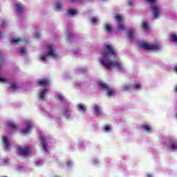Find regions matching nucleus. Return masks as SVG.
Wrapping results in <instances>:
<instances>
[{
  "mask_svg": "<svg viewBox=\"0 0 177 177\" xmlns=\"http://www.w3.org/2000/svg\"><path fill=\"white\" fill-rule=\"evenodd\" d=\"M117 51L110 44H104V47L101 53L102 59H100V64L104 66L106 70H111V66L117 70H122V64L115 60L108 61L109 56H116Z\"/></svg>",
  "mask_w": 177,
  "mask_h": 177,
  "instance_id": "1",
  "label": "nucleus"
},
{
  "mask_svg": "<svg viewBox=\"0 0 177 177\" xmlns=\"http://www.w3.org/2000/svg\"><path fill=\"white\" fill-rule=\"evenodd\" d=\"M141 47L145 49V50H160V49H161V46L159 44L149 45L147 43H142Z\"/></svg>",
  "mask_w": 177,
  "mask_h": 177,
  "instance_id": "2",
  "label": "nucleus"
},
{
  "mask_svg": "<svg viewBox=\"0 0 177 177\" xmlns=\"http://www.w3.org/2000/svg\"><path fill=\"white\" fill-rule=\"evenodd\" d=\"M154 19H158V16H160V6L158 5L155 4L153 6H151L150 8Z\"/></svg>",
  "mask_w": 177,
  "mask_h": 177,
  "instance_id": "3",
  "label": "nucleus"
},
{
  "mask_svg": "<svg viewBox=\"0 0 177 177\" xmlns=\"http://www.w3.org/2000/svg\"><path fill=\"white\" fill-rule=\"evenodd\" d=\"M19 151L21 156H23L24 157H26V156H28V154H30V147L26 146L24 148L19 147Z\"/></svg>",
  "mask_w": 177,
  "mask_h": 177,
  "instance_id": "4",
  "label": "nucleus"
},
{
  "mask_svg": "<svg viewBox=\"0 0 177 177\" xmlns=\"http://www.w3.org/2000/svg\"><path fill=\"white\" fill-rule=\"evenodd\" d=\"M37 84L39 86L45 88V86H48L50 84V81L48 79H40L37 81Z\"/></svg>",
  "mask_w": 177,
  "mask_h": 177,
  "instance_id": "5",
  "label": "nucleus"
},
{
  "mask_svg": "<svg viewBox=\"0 0 177 177\" xmlns=\"http://www.w3.org/2000/svg\"><path fill=\"white\" fill-rule=\"evenodd\" d=\"M2 139L4 149L6 150H10V143L9 142V140H8V138L3 137Z\"/></svg>",
  "mask_w": 177,
  "mask_h": 177,
  "instance_id": "6",
  "label": "nucleus"
},
{
  "mask_svg": "<svg viewBox=\"0 0 177 177\" xmlns=\"http://www.w3.org/2000/svg\"><path fill=\"white\" fill-rule=\"evenodd\" d=\"M16 7V10L17 12H18V13L21 14L23 13L24 10V6H23V5L20 3H17L15 5Z\"/></svg>",
  "mask_w": 177,
  "mask_h": 177,
  "instance_id": "7",
  "label": "nucleus"
},
{
  "mask_svg": "<svg viewBox=\"0 0 177 177\" xmlns=\"http://www.w3.org/2000/svg\"><path fill=\"white\" fill-rule=\"evenodd\" d=\"M40 140L42 145V148L44 149V150H45V151H46V150H48V147L46 145V140L45 139V138L41 137Z\"/></svg>",
  "mask_w": 177,
  "mask_h": 177,
  "instance_id": "8",
  "label": "nucleus"
},
{
  "mask_svg": "<svg viewBox=\"0 0 177 177\" xmlns=\"http://www.w3.org/2000/svg\"><path fill=\"white\" fill-rule=\"evenodd\" d=\"M104 30L107 31V32H113V28L110 25V24H106L104 26Z\"/></svg>",
  "mask_w": 177,
  "mask_h": 177,
  "instance_id": "9",
  "label": "nucleus"
},
{
  "mask_svg": "<svg viewBox=\"0 0 177 177\" xmlns=\"http://www.w3.org/2000/svg\"><path fill=\"white\" fill-rule=\"evenodd\" d=\"M49 56L56 57V53H55V50L52 49V46H48V53Z\"/></svg>",
  "mask_w": 177,
  "mask_h": 177,
  "instance_id": "10",
  "label": "nucleus"
},
{
  "mask_svg": "<svg viewBox=\"0 0 177 177\" xmlns=\"http://www.w3.org/2000/svg\"><path fill=\"white\" fill-rule=\"evenodd\" d=\"M78 111H86V106L84 104H79Z\"/></svg>",
  "mask_w": 177,
  "mask_h": 177,
  "instance_id": "11",
  "label": "nucleus"
},
{
  "mask_svg": "<svg viewBox=\"0 0 177 177\" xmlns=\"http://www.w3.org/2000/svg\"><path fill=\"white\" fill-rule=\"evenodd\" d=\"M94 111H95V115H97V117H98V115H100V107H99V106H97V105L95 106Z\"/></svg>",
  "mask_w": 177,
  "mask_h": 177,
  "instance_id": "12",
  "label": "nucleus"
},
{
  "mask_svg": "<svg viewBox=\"0 0 177 177\" xmlns=\"http://www.w3.org/2000/svg\"><path fill=\"white\" fill-rule=\"evenodd\" d=\"M32 128V126H31L30 124H28L26 129H24L22 130V133H28V132L31 131Z\"/></svg>",
  "mask_w": 177,
  "mask_h": 177,
  "instance_id": "13",
  "label": "nucleus"
},
{
  "mask_svg": "<svg viewBox=\"0 0 177 177\" xmlns=\"http://www.w3.org/2000/svg\"><path fill=\"white\" fill-rule=\"evenodd\" d=\"M115 20H116V21H118V23H122V21H124V19L121 15L118 14L115 16Z\"/></svg>",
  "mask_w": 177,
  "mask_h": 177,
  "instance_id": "14",
  "label": "nucleus"
},
{
  "mask_svg": "<svg viewBox=\"0 0 177 177\" xmlns=\"http://www.w3.org/2000/svg\"><path fill=\"white\" fill-rule=\"evenodd\" d=\"M142 128L144 131H146L147 132H151V128H150V126L147 124H142Z\"/></svg>",
  "mask_w": 177,
  "mask_h": 177,
  "instance_id": "15",
  "label": "nucleus"
},
{
  "mask_svg": "<svg viewBox=\"0 0 177 177\" xmlns=\"http://www.w3.org/2000/svg\"><path fill=\"white\" fill-rule=\"evenodd\" d=\"M99 85L102 89H105V91H108V89L109 88V87L107 86V84L106 83H103L101 82L99 83Z\"/></svg>",
  "mask_w": 177,
  "mask_h": 177,
  "instance_id": "16",
  "label": "nucleus"
},
{
  "mask_svg": "<svg viewBox=\"0 0 177 177\" xmlns=\"http://www.w3.org/2000/svg\"><path fill=\"white\" fill-rule=\"evenodd\" d=\"M106 91L108 96H114V95H115V91L114 90L110 89V88Z\"/></svg>",
  "mask_w": 177,
  "mask_h": 177,
  "instance_id": "17",
  "label": "nucleus"
},
{
  "mask_svg": "<svg viewBox=\"0 0 177 177\" xmlns=\"http://www.w3.org/2000/svg\"><path fill=\"white\" fill-rule=\"evenodd\" d=\"M8 127L10 128V129H16V128H17L16 124L12 122H8Z\"/></svg>",
  "mask_w": 177,
  "mask_h": 177,
  "instance_id": "18",
  "label": "nucleus"
},
{
  "mask_svg": "<svg viewBox=\"0 0 177 177\" xmlns=\"http://www.w3.org/2000/svg\"><path fill=\"white\" fill-rule=\"evenodd\" d=\"M118 30H119V31H124V30H127V26L119 24L118 26Z\"/></svg>",
  "mask_w": 177,
  "mask_h": 177,
  "instance_id": "19",
  "label": "nucleus"
},
{
  "mask_svg": "<svg viewBox=\"0 0 177 177\" xmlns=\"http://www.w3.org/2000/svg\"><path fill=\"white\" fill-rule=\"evenodd\" d=\"M171 149L173 150H177V143L174 142L172 141H169Z\"/></svg>",
  "mask_w": 177,
  "mask_h": 177,
  "instance_id": "20",
  "label": "nucleus"
},
{
  "mask_svg": "<svg viewBox=\"0 0 177 177\" xmlns=\"http://www.w3.org/2000/svg\"><path fill=\"white\" fill-rule=\"evenodd\" d=\"M122 89L124 91H129V89H131V86L128 84H124L122 86Z\"/></svg>",
  "mask_w": 177,
  "mask_h": 177,
  "instance_id": "21",
  "label": "nucleus"
},
{
  "mask_svg": "<svg viewBox=\"0 0 177 177\" xmlns=\"http://www.w3.org/2000/svg\"><path fill=\"white\" fill-rule=\"evenodd\" d=\"M91 21L93 24H96L99 21V19L96 17H93L91 18Z\"/></svg>",
  "mask_w": 177,
  "mask_h": 177,
  "instance_id": "22",
  "label": "nucleus"
},
{
  "mask_svg": "<svg viewBox=\"0 0 177 177\" xmlns=\"http://www.w3.org/2000/svg\"><path fill=\"white\" fill-rule=\"evenodd\" d=\"M142 29L143 30H148L149 29V24L146 21L142 22Z\"/></svg>",
  "mask_w": 177,
  "mask_h": 177,
  "instance_id": "23",
  "label": "nucleus"
},
{
  "mask_svg": "<svg viewBox=\"0 0 177 177\" xmlns=\"http://www.w3.org/2000/svg\"><path fill=\"white\" fill-rule=\"evenodd\" d=\"M66 39L67 41H69L70 42H71L73 41V33L71 32L67 33Z\"/></svg>",
  "mask_w": 177,
  "mask_h": 177,
  "instance_id": "24",
  "label": "nucleus"
},
{
  "mask_svg": "<svg viewBox=\"0 0 177 177\" xmlns=\"http://www.w3.org/2000/svg\"><path fill=\"white\" fill-rule=\"evenodd\" d=\"M46 92V89H44L41 91L39 94L40 99H45V93Z\"/></svg>",
  "mask_w": 177,
  "mask_h": 177,
  "instance_id": "25",
  "label": "nucleus"
},
{
  "mask_svg": "<svg viewBox=\"0 0 177 177\" xmlns=\"http://www.w3.org/2000/svg\"><path fill=\"white\" fill-rule=\"evenodd\" d=\"M11 89H12V91H16V89H19V86H17V84H15V83H11Z\"/></svg>",
  "mask_w": 177,
  "mask_h": 177,
  "instance_id": "26",
  "label": "nucleus"
},
{
  "mask_svg": "<svg viewBox=\"0 0 177 177\" xmlns=\"http://www.w3.org/2000/svg\"><path fill=\"white\" fill-rule=\"evenodd\" d=\"M133 89L136 91H139V89H142V85L137 84H133Z\"/></svg>",
  "mask_w": 177,
  "mask_h": 177,
  "instance_id": "27",
  "label": "nucleus"
},
{
  "mask_svg": "<svg viewBox=\"0 0 177 177\" xmlns=\"http://www.w3.org/2000/svg\"><path fill=\"white\" fill-rule=\"evenodd\" d=\"M170 38L174 42H177V35L175 34L171 35Z\"/></svg>",
  "mask_w": 177,
  "mask_h": 177,
  "instance_id": "28",
  "label": "nucleus"
},
{
  "mask_svg": "<svg viewBox=\"0 0 177 177\" xmlns=\"http://www.w3.org/2000/svg\"><path fill=\"white\" fill-rule=\"evenodd\" d=\"M21 39L17 38V39H13L11 40V44H19V42H21Z\"/></svg>",
  "mask_w": 177,
  "mask_h": 177,
  "instance_id": "29",
  "label": "nucleus"
},
{
  "mask_svg": "<svg viewBox=\"0 0 177 177\" xmlns=\"http://www.w3.org/2000/svg\"><path fill=\"white\" fill-rule=\"evenodd\" d=\"M68 13L71 15V16H74V15H77V10L71 9L68 10Z\"/></svg>",
  "mask_w": 177,
  "mask_h": 177,
  "instance_id": "30",
  "label": "nucleus"
},
{
  "mask_svg": "<svg viewBox=\"0 0 177 177\" xmlns=\"http://www.w3.org/2000/svg\"><path fill=\"white\" fill-rule=\"evenodd\" d=\"M129 39H133V31H132V30L129 31Z\"/></svg>",
  "mask_w": 177,
  "mask_h": 177,
  "instance_id": "31",
  "label": "nucleus"
},
{
  "mask_svg": "<svg viewBox=\"0 0 177 177\" xmlns=\"http://www.w3.org/2000/svg\"><path fill=\"white\" fill-rule=\"evenodd\" d=\"M17 53H20L21 55H23L24 53H26V48H21Z\"/></svg>",
  "mask_w": 177,
  "mask_h": 177,
  "instance_id": "32",
  "label": "nucleus"
},
{
  "mask_svg": "<svg viewBox=\"0 0 177 177\" xmlns=\"http://www.w3.org/2000/svg\"><path fill=\"white\" fill-rule=\"evenodd\" d=\"M104 129L106 132L110 131V129H111V127H110V125H106L104 127Z\"/></svg>",
  "mask_w": 177,
  "mask_h": 177,
  "instance_id": "33",
  "label": "nucleus"
},
{
  "mask_svg": "<svg viewBox=\"0 0 177 177\" xmlns=\"http://www.w3.org/2000/svg\"><path fill=\"white\" fill-rule=\"evenodd\" d=\"M46 59H48V55H42V56L40 57V59H41V60H43V61L46 60Z\"/></svg>",
  "mask_w": 177,
  "mask_h": 177,
  "instance_id": "34",
  "label": "nucleus"
},
{
  "mask_svg": "<svg viewBox=\"0 0 177 177\" xmlns=\"http://www.w3.org/2000/svg\"><path fill=\"white\" fill-rule=\"evenodd\" d=\"M56 8H57V9H62V8H63V5H62L60 3H57Z\"/></svg>",
  "mask_w": 177,
  "mask_h": 177,
  "instance_id": "35",
  "label": "nucleus"
},
{
  "mask_svg": "<svg viewBox=\"0 0 177 177\" xmlns=\"http://www.w3.org/2000/svg\"><path fill=\"white\" fill-rule=\"evenodd\" d=\"M156 1V0H146V1L148 2V3H154Z\"/></svg>",
  "mask_w": 177,
  "mask_h": 177,
  "instance_id": "36",
  "label": "nucleus"
},
{
  "mask_svg": "<svg viewBox=\"0 0 177 177\" xmlns=\"http://www.w3.org/2000/svg\"><path fill=\"white\" fill-rule=\"evenodd\" d=\"M35 37L36 38H40L41 35H39V33H38V32H36V33H35Z\"/></svg>",
  "mask_w": 177,
  "mask_h": 177,
  "instance_id": "37",
  "label": "nucleus"
},
{
  "mask_svg": "<svg viewBox=\"0 0 177 177\" xmlns=\"http://www.w3.org/2000/svg\"><path fill=\"white\" fill-rule=\"evenodd\" d=\"M58 99L60 100V102H62V100H63V99H64V97L63 95H59Z\"/></svg>",
  "mask_w": 177,
  "mask_h": 177,
  "instance_id": "38",
  "label": "nucleus"
},
{
  "mask_svg": "<svg viewBox=\"0 0 177 177\" xmlns=\"http://www.w3.org/2000/svg\"><path fill=\"white\" fill-rule=\"evenodd\" d=\"M0 82H6V80L3 77H0Z\"/></svg>",
  "mask_w": 177,
  "mask_h": 177,
  "instance_id": "39",
  "label": "nucleus"
},
{
  "mask_svg": "<svg viewBox=\"0 0 177 177\" xmlns=\"http://www.w3.org/2000/svg\"><path fill=\"white\" fill-rule=\"evenodd\" d=\"M1 26L3 27V26H5V21H2L1 22Z\"/></svg>",
  "mask_w": 177,
  "mask_h": 177,
  "instance_id": "40",
  "label": "nucleus"
},
{
  "mask_svg": "<svg viewBox=\"0 0 177 177\" xmlns=\"http://www.w3.org/2000/svg\"><path fill=\"white\" fill-rule=\"evenodd\" d=\"M66 113L70 111V109H68V107L66 108Z\"/></svg>",
  "mask_w": 177,
  "mask_h": 177,
  "instance_id": "41",
  "label": "nucleus"
},
{
  "mask_svg": "<svg viewBox=\"0 0 177 177\" xmlns=\"http://www.w3.org/2000/svg\"><path fill=\"white\" fill-rule=\"evenodd\" d=\"M153 176L151 174H147V177H152Z\"/></svg>",
  "mask_w": 177,
  "mask_h": 177,
  "instance_id": "42",
  "label": "nucleus"
},
{
  "mask_svg": "<svg viewBox=\"0 0 177 177\" xmlns=\"http://www.w3.org/2000/svg\"><path fill=\"white\" fill-rule=\"evenodd\" d=\"M129 6H131V5H132V1H129Z\"/></svg>",
  "mask_w": 177,
  "mask_h": 177,
  "instance_id": "43",
  "label": "nucleus"
},
{
  "mask_svg": "<svg viewBox=\"0 0 177 177\" xmlns=\"http://www.w3.org/2000/svg\"><path fill=\"white\" fill-rule=\"evenodd\" d=\"M175 92H177V86L175 88Z\"/></svg>",
  "mask_w": 177,
  "mask_h": 177,
  "instance_id": "44",
  "label": "nucleus"
},
{
  "mask_svg": "<svg viewBox=\"0 0 177 177\" xmlns=\"http://www.w3.org/2000/svg\"><path fill=\"white\" fill-rule=\"evenodd\" d=\"M3 56L0 54V59H2Z\"/></svg>",
  "mask_w": 177,
  "mask_h": 177,
  "instance_id": "45",
  "label": "nucleus"
},
{
  "mask_svg": "<svg viewBox=\"0 0 177 177\" xmlns=\"http://www.w3.org/2000/svg\"><path fill=\"white\" fill-rule=\"evenodd\" d=\"M72 1H77V0H72Z\"/></svg>",
  "mask_w": 177,
  "mask_h": 177,
  "instance_id": "46",
  "label": "nucleus"
},
{
  "mask_svg": "<svg viewBox=\"0 0 177 177\" xmlns=\"http://www.w3.org/2000/svg\"><path fill=\"white\" fill-rule=\"evenodd\" d=\"M3 177H8V176H3Z\"/></svg>",
  "mask_w": 177,
  "mask_h": 177,
  "instance_id": "47",
  "label": "nucleus"
}]
</instances>
